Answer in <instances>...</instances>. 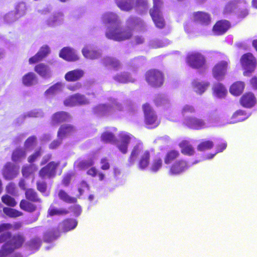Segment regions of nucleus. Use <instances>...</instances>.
<instances>
[{
    "label": "nucleus",
    "mask_w": 257,
    "mask_h": 257,
    "mask_svg": "<svg viewBox=\"0 0 257 257\" xmlns=\"http://www.w3.org/2000/svg\"><path fill=\"white\" fill-rule=\"evenodd\" d=\"M4 243L5 247L8 248L11 253L15 250L21 248L26 243L25 236L22 233L12 234L10 232H6L0 235V243Z\"/></svg>",
    "instance_id": "obj_1"
},
{
    "label": "nucleus",
    "mask_w": 257,
    "mask_h": 257,
    "mask_svg": "<svg viewBox=\"0 0 257 257\" xmlns=\"http://www.w3.org/2000/svg\"><path fill=\"white\" fill-rule=\"evenodd\" d=\"M140 155L138 167L141 170H145L150 164L151 154L149 150L143 151L142 146L140 144H137L133 148L128 158V163L130 166L134 164Z\"/></svg>",
    "instance_id": "obj_2"
},
{
    "label": "nucleus",
    "mask_w": 257,
    "mask_h": 257,
    "mask_svg": "<svg viewBox=\"0 0 257 257\" xmlns=\"http://www.w3.org/2000/svg\"><path fill=\"white\" fill-rule=\"evenodd\" d=\"M142 109L146 127L149 129H154L158 127L161 123V120L158 118L157 114L151 105L146 102L143 104Z\"/></svg>",
    "instance_id": "obj_3"
},
{
    "label": "nucleus",
    "mask_w": 257,
    "mask_h": 257,
    "mask_svg": "<svg viewBox=\"0 0 257 257\" xmlns=\"http://www.w3.org/2000/svg\"><path fill=\"white\" fill-rule=\"evenodd\" d=\"M145 79L149 85L154 88H160L164 84V73L157 69H150L145 74Z\"/></svg>",
    "instance_id": "obj_4"
},
{
    "label": "nucleus",
    "mask_w": 257,
    "mask_h": 257,
    "mask_svg": "<svg viewBox=\"0 0 257 257\" xmlns=\"http://www.w3.org/2000/svg\"><path fill=\"white\" fill-rule=\"evenodd\" d=\"M186 63L193 69H201L206 67V59L201 52L194 51L186 56Z\"/></svg>",
    "instance_id": "obj_5"
},
{
    "label": "nucleus",
    "mask_w": 257,
    "mask_h": 257,
    "mask_svg": "<svg viewBox=\"0 0 257 257\" xmlns=\"http://www.w3.org/2000/svg\"><path fill=\"white\" fill-rule=\"evenodd\" d=\"M132 30H122L119 28L109 29L105 33L106 37L114 41L121 42L130 39L133 36Z\"/></svg>",
    "instance_id": "obj_6"
},
{
    "label": "nucleus",
    "mask_w": 257,
    "mask_h": 257,
    "mask_svg": "<svg viewBox=\"0 0 257 257\" xmlns=\"http://www.w3.org/2000/svg\"><path fill=\"white\" fill-rule=\"evenodd\" d=\"M61 162L59 161L49 162L45 166L41 168L39 171V176L42 179H52L57 174V171L60 167Z\"/></svg>",
    "instance_id": "obj_7"
},
{
    "label": "nucleus",
    "mask_w": 257,
    "mask_h": 257,
    "mask_svg": "<svg viewBox=\"0 0 257 257\" xmlns=\"http://www.w3.org/2000/svg\"><path fill=\"white\" fill-rule=\"evenodd\" d=\"M256 60L250 53L242 55V68L244 76H249L254 72L256 66Z\"/></svg>",
    "instance_id": "obj_8"
},
{
    "label": "nucleus",
    "mask_w": 257,
    "mask_h": 257,
    "mask_svg": "<svg viewBox=\"0 0 257 257\" xmlns=\"http://www.w3.org/2000/svg\"><path fill=\"white\" fill-rule=\"evenodd\" d=\"M211 121L206 122L205 120L201 118L196 116H190L185 119L184 124L188 128L195 130H200L208 128L211 126Z\"/></svg>",
    "instance_id": "obj_9"
},
{
    "label": "nucleus",
    "mask_w": 257,
    "mask_h": 257,
    "mask_svg": "<svg viewBox=\"0 0 257 257\" xmlns=\"http://www.w3.org/2000/svg\"><path fill=\"white\" fill-rule=\"evenodd\" d=\"M229 68V61L222 60L216 63L212 67V74L217 80L224 79Z\"/></svg>",
    "instance_id": "obj_10"
},
{
    "label": "nucleus",
    "mask_w": 257,
    "mask_h": 257,
    "mask_svg": "<svg viewBox=\"0 0 257 257\" xmlns=\"http://www.w3.org/2000/svg\"><path fill=\"white\" fill-rule=\"evenodd\" d=\"M189 167L190 166L187 161L181 159L176 161L170 166L168 170V174L170 176L179 175L187 171Z\"/></svg>",
    "instance_id": "obj_11"
},
{
    "label": "nucleus",
    "mask_w": 257,
    "mask_h": 257,
    "mask_svg": "<svg viewBox=\"0 0 257 257\" xmlns=\"http://www.w3.org/2000/svg\"><path fill=\"white\" fill-rule=\"evenodd\" d=\"M120 142L117 144V147L118 150L123 154L127 152L128 146L132 139L136 140V138L132 135L121 132L119 134Z\"/></svg>",
    "instance_id": "obj_12"
},
{
    "label": "nucleus",
    "mask_w": 257,
    "mask_h": 257,
    "mask_svg": "<svg viewBox=\"0 0 257 257\" xmlns=\"http://www.w3.org/2000/svg\"><path fill=\"white\" fill-rule=\"evenodd\" d=\"M230 23L225 20L217 21L212 28V32L215 36L224 35L230 28Z\"/></svg>",
    "instance_id": "obj_13"
},
{
    "label": "nucleus",
    "mask_w": 257,
    "mask_h": 257,
    "mask_svg": "<svg viewBox=\"0 0 257 257\" xmlns=\"http://www.w3.org/2000/svg\"><path fill=\"white\" fill-rule=\"evenodd\" d=\"M77 224V220L72 218H67L59 223V227L63 233H66L75 229Z\"/></svg>",
    "instance_id": "obj_14"
},
{
    "label": "nucleus",
    "mask_w": 257,
    "mask_h": 257,
    "mask_svg": "<svg viewBox=\"0 0 257 257\" xmlns=\"http://www.w3.org/2000/svg\"><path fill=\"white\" fill-rule=\"evenodd\" d=\"M71 118V116L67 112L64 111H57L51 117V121L53 124H58L68 121Z\"/></svg>",
    "instance_id": "obj_15"
},
{
    "label": "nucleus",
    "mask_w": 257,
    "mask_h": 257,
    "mask_svg": "<svg viewBox=\"0 0 257 257\" xmlns=\"http://www.w3.org/2000/svg\"><path fill=\"white\" fill-rule=\"evenodd\" d=\"M75 131L74 126L71 124H62L57 132V137L60 140H62L68 136L71 135Z\"/></svg>",
    "instance_id": "obj_16"
},
{
    "label": "nucleus",
    "mask_w": 257,
    "mask_h": 257,
    "mask_svg": "<svg viewBox=\"0 0 257 257\" xmlns=\"http://www.w3.org/2000/svg\"><path fill=\"white\" fill-rule=\"evenodd\" d=\"M15 11L8 13L6 16V18L9 19L12 18L14 15H19V17L25 16L28 10V6L24 2L18 3L15 6Z\"/></svg>",
    "instance_id": "obj_17"
},
{
    "label": "nucleus",
    "mask_w": 257,
    "mask_h": 257,
    "mask_svg": "<svg viewBox=\"0 0 257 257\" xmlns=\"http://www.w3.org/2000/svg\"><path fill=\"white\" fill-rule=\"evenodd\" d=\"M61 58L68 61H76L79 58L74 50L69 47H64L60 51Z\"/></svg>",
    "instance_id": "obj_18"
},
{
    "label": "nucleus",
    "mask_w": 257,
    "mask_h": 257,
    "mask_svg": "<svg viewBox=\"0 0 257 257\" xmlns=\"http://www.w3.org/2000/svg\"><path fill=\"white\" fill-rule=\"evenodd\" d=\"M194 21L203 25H208L211 22L209 14L204 12H196L193 14Z\"/></svg>",
    "instance_id": "obj_19"
},
{
    "label": "nucleus",
    "mask_w": 257,
    "mask_h": 257,
    "mask_svg": "<svg viewBox=\"0 0 257 257\" xmlns=\"http://www.w3.org/2000/svg\"><path fill=\"white\" fill-rule=\"evenodd\" d=\"M210 82L207 81H199L194 79L192 82V86L194 91L199 95L202 94L209 87Z\"/></svg>",
    "instance_id": "obj_20"
},
{
    "label": "nucleus",
    "mask_w": 257,
    "mask_h": 257,
    "mask_svg": "<svg viewBox=\"0 0 257 257\" xmlns=\"http://www.w3.org/2000/svg\"><path fill=\"white\" fill-rule=\"evenodd\" d=\"M15 166L11 162H7L4 166L2 174L4 178L7 180H12L17 175L14 169Z\"/></svg>",
    "instance_id": "obj_21"
},
{
    "label": "nucleus",
    "mask_w": 257,
    "mask_h": 257,
    "mask_svg": "<svg viewBox=\"0 0 257 257\" xmlns=\"http://www.w3.org/2000/svg\"><path fill=\"white\" fill-rule=\"evenodd\" d=\"M84 75L83 70L77 69L66 73L65 75V79L68 82H75L79 80Z\"/></svg>",
    "instance_id": "obj_22"
},
{
    "label": "nucleus",
    "mask_w": 257,
    "mask_h": 257,
    "mask_svg": "<svg viewBox=\"0 0 257 257\" xmlns=\"http://www.w3.org/2000/svg\"><path fill=\"white\" fill-rule=\"evenodd\" d=\"M256 103V98L251 92H248L242 95V106L245 108H251Z\"/></svg>",
    "instance_id": "obj_23"
},
{
    "label": "nucleus",
    "mask_w": 257,
    "mask_h": 257,
    "mask_svg": "<svg viewBox=\"0 0 257 257\" xmlns=\"http://www.w3.org/2000/svg\"><path fill=\"white\" fill-rule=\"evenodd\" d=\"M102 63L105 67L115 70H118L121 67L120 61L116 58L112 57L104 58Z\"/></svg>",
    "instance_id": "obj_24"
},
{
    "label": "nucleus",
    "mask_w": 257,
    "mask_h": 257,
    "mask_svg": "<svg viewBox=\"0 0 257 257\" xmlns=\"http://www.w3.org/2000/svg\"><path fill=\"white\" fill-rule=\"evenodd\" d=\"M179 146L181 149V152L182 154L186 156H193L195 154V150L193 147L187 140H183L181 142Z\"/></svg>",
    "instance_id": "obj_25"
},
{
    "label": "nucleus",
    "mask_w": 257,
    "mask_h": 257,
    "mask_svg": "<svg viewBox=\"0 0 257 257\" xmlns=\"http://www.w3.org/2000/svg\"><path fill=\"white\" fill-rule=\"evenodd\" d=\"M62 233L63 232L59 227L53 228L44 233V239L47 242H50L60 237Z\"/></svg>",
    "instance_id": "obj_26"
},
{
    "label": "nucleus",
    "mask_w": 257,
    "mask_h": 257,
    "mask_svg": "<svg viewBox=\"0 0 257 257\" xmlns=\"http://www.w3.org/2000/svg\"><path fill=\"white\" fill-rule=\"evenodd\" d=\"M113 79L116 81L121 83H133L135 79L132 78L131 74L126 72H123L115 75Z\"/></svg>",
    "instance_id": "obj_27"
},
{
    "label": "nucleus",
    "mask_w": 257,
    "mask_h": 257,
    "mask_svg": "<svg viewBox=\"0 0 257 257\" xmlns=\"http://www.w3.org/2000/svg\"><path fill=\"white\" fill-rule=\"evenodd\" d=\"M212 91L213 94L219 98L224 97L227 93V90L224 85L219 82L214 84Z\"/></svg>",
    "instance_id": "obj_28"
},
{
    "label": "nucleus",
    "mask_w": 257,
    "mask_h": 257,
    "mask_svg": "<svg viewBox=\"0 0 257 257\" xmlns=\"http://www.w3.org/2000/svg\"><path fill=\"white\" fill-rule=\"evenodd\" d=\"M150 13L156 26L160 29L163 28L165 23L161 12H150Z\"/></svg>",
    "instance_id": "obj_29"
},
{
    "label": "nucleus",
    "mask_w": 257,
    "mask_h": 257,
    "mask_svg": "<svg viewBox=\"0 0 257 257\" xmlns=\"http://www.w3.org/2000/svg\"><path fill=\"white\" fill-rule=\"evenodd\" d=\"M82 52L85 58L90 59H95L100 56V53L97 50L89 47H84L82 49Z\"/></svg>",
    "instance_id": "obj_30"
},
{
    "label": "nucleus",
    "mask_w": 257,
    "mask_h": 257,
    "mask_svg": "<svg viewBox=\"0 0 257 257\" xmlns=\"http://www.w3.org/2000/svg\"><path fill=\"white\" fill-rule=\"evenodd\" d=\"M180 156V153L176 150H171L168 151L164 158V161L165 164L169 165L172 162L176 160Z\"/></svg>",
    "instance_id": "obj_31"
},
{
    "label": "nucleus",
    "mask_w": 257,
    "mask_h": 257,
    "mask_svg": "<svg viewBox=\"0 0 257 257\" xmlns=\"http://www.w3.org/2000/svg\"><path fill=\"white\" fill-rule=\"evenodd\" d=\"M102 21L104 24L117 25L119 24L118 16L113 13H107L102 17Z\"/></svg>",
    "instance_id": "obj_32"
},
{
    "label": "nucleus",
    "mask_w": 257,
    "mask_h": 257,
    "mask_svg": "<svg viewBox=\"0 0 257 257\" xmlns=\"http://www.w3.org/2000/svg\"><path fill=\"white\" fill-rule=\"evenodd\" d=\"M69 213V211L65 208H57L54 206H50L47 211V217H52L55 215L64 216Z\"/></svg>",
    "instance_id": "obj_33"
},
{
    "label": "nucleus",
    "mask_w": 257,
    "mask_h": 257,
    "mask_svg": "<svg viewBox=\"0 0 257 257\" xmlns=\"http://www.w3.org/2000/svg\"><path fill=\"white\" fill-rule=\"evenodd\" d=\"M20 207L28 212H33L37 210V206L26 199H22L20 203Z\"/></svg>",
    "instance_id": "obj_34"
},
{
    "label": "nucleus",
    "mask_w": 257,
    "mask_h": 257,
    "mask_svg": "<svg viewBox=\"0 0 257 257\" xmlns=\"http://www.w3.org/2000/svg\"><path fill=\"white\" fill-rule=\"evenodd\" d=\"M154 103L157 107H167L170 105L169 99L164 95L158 94L154 99Z\"/></svg>",
    "instance_id": "obj_35"
},
{
    "label": "nucleus",
    "mask_w": 257,
    "mask_h": 257,
    "mask_svg": "<svg viewBox=\"0 0 257 257\" xmlns=\"http://www.w3.org/2000/svg\"><path fill=\"white\" fill-rule=\"evenodd\" d=\"M42 241L40 238L36 237L30 239L25 243L26 247L30 250H38L41 245Z\"/></svg>",
    "instance_id": "obj_36"
},
{
    "label": "nucleus",
    "mask_w": 257,
    "mask_h": 257,
    "mask_svg": "<svg viewBox=\"0 0 257 257\" xmlns=\"http://www.w3.org/2000/svg\"><path fill=\"white\" fill-rule=\"evenodd\" d=\"M26 200L33 202H41V199L38 197L37 193L32 188L27 189L25 191Z\"/></svg>",
    "instance_id": "obj_37"
},
{
    "label": "nucleus",
    "mask_w": 257,
    "mask_h": 257,
    "mask_svg": "<svg viewBox=\"0 0 257 257\" xmlns=\"http://www.w3.org/2000/svg\"><path fill=\"white\" fill-rule=\"evenodd\" d=\"M26 152L23 148H18L14 150L12 155V160L14 162L20 161L25 158Z\"/></svg>",
    "instance_id": "obj_38"
},
{
    "label": "nucleus",
    "mask_w": 257,
    "mask_h": 257,
    "mask_svg": "<svg viewBox=\"0 0 257 257\" xmlns=\"http://www.w3.org/2000/svg\"><path fill=\"white\" fill-rule=\"evenodd\" d=\"M37 81V78L33 72H28L22 78L23 84L27 86H32Z\"/></svg>",
    "instance_id": "obj_39"
},
{
    "label": "nucleus",
    "mask_w": 257,
    "mask_h": 257,
    "mask_svg": "<svg viewBox=\"0 0 257 257\" xmlns=\"http://www.w3.org/2000/svg\"><path fill=\"white\" fill-rule=\"evenodd\" d=\"M58 195L61 200L67 203H76L77 202V198L69 196L68 194L63 190H60L59 191Z\"/></svg>",
    "instance_id": "obj_40"
},
{
    "label": "nucleus",
    "mask_w": 257,
    "mask_h": 257,
    "mask_svg": "<svg viewBox=\"0 0 257 257\" xmlns=\"http://www.w3.org/2000/svg\"><path fill=\"white\" fill-rule=\"evenodd\" d=\"M37 170V167L35 164L25 165L22 167V173L25 178H28L33 175Z\"/></svg>",
    "instance_id": "obj_41"
},
{
    "label": "nucleus",
    "mask_w": 257,
    "mask_h": 257,
    "mask_svg": "<svg viewBox=\"0 0 257 257\" xmlns=\"http://www.w3.org/2000/svg\"><path fill=\"white\" fill-rule=\"evenodd\" d=\"M111 106L106 104H100L93 108L94 112L96 114L104 115L111 110Z\"/></svg>",
    "instance_id": "obj_42"
},
{
    "label": "nucleus",
    "mask_w": 257,
    "mask_h": 257,
    "mask_svg": "<svg viewBox=\"0 0 257 257\" xmlns=\"http://www.w3.org/2000/svg\"><path fill=\"white\" fill-rule=\"evenodd\" d=\"M117 6L122 11H130L133 9V0H115Z\"/></svg>",
    "instance_id": "obj_43"
},
{
    "label": "nucleus",
    "mask_w": 257,
    "mask_h": 257,
    "mask_svg": "<svg viewBox=\"0 0 257 257\" xmlns=\"http://www.w3.org/2000/svg\"><path fill=\"white\" fill-rule=\"evenodd\" d=\"M34 70L42 77L47 76L49 72L48 66L44 63H40L36 65L34 68Z\"/></svg>",
    "instance_id": "obj_44"
},
{
    "label": "nucleus",
    "mask_w": 257,
    "mask_h": 257,
    "mask_svg": "<svg viewBox=\"0 0 257 257\" xmlns=\"http://www.w3.org/2000/svg\"><path fill=\"white\" fill-rule=\"evenodd\" d=\"M3 212L7 216L10 218H16L21 216L23 214L22 212L9 207H4L3 208Z\"/></svg>",
    "instance_id": "obj_45"
},
{
    "label": "nucleus",
    "mask_w": 257,
    "mask_h": 257,
    "mask_svg": "<svg viewBox=\"0 0 257 257\" xmlns=\"http://www.w3.org/2000/svg\"><path fill=\"white\" fill-rule=\"evenodd\" d=\"M101 140L105 143H114L116 142L114 135L109 132H103L101 134Z\"/></svg>",
    "instance_id": "obj_46"
},
{
    "label": "nucleus",
    "mask_w": 257,
    "mask_h": 257,
    "mask_svg": "<svg viewBox=\"0 0 257 257\" xmlns=\"http://www.w3.org/2000/svg\"><path fill=\"white\" fill-rule=\"evenodd\" d=\"M214 146L212 141L204 140L200 142L197 146V150L199 151L203 152L207 150L211 149Z\"/></svg>",
    "instance_id": "obj_47"
},
{
    "label": "nucleus",
    "mask_w": 257,
    "mask_h": 257,
    "mask_svg": "<svg viewBox=\"0 0 257 257\" xmlns=\"http://www.w3.org/2000/svg\"><path fill=\"white\" fill-rule=\"evenodd\" d=\"M43 151L41 147H39L35 152L30 155L28 158V162L31 164H34L33 163L36 162L42 154Z\"/></svg>",
    "instance_id": "obj_48"
},
{
    "label": "nucleus",
    "mask_w": 257,
    "mask_h": 257,
    "mask_svg": "<svg viewBox=\"0 0 257 257\" xmlns=\"http://www.w3.org/2000/svg\"><path fill=\"white\" fill-rule=\"evenodd\" d=\"M163 166V161L161 158H157L153 159L150 170L154 172H157L160 169H161Z\"/></svg>",
    "instance_id": "obj_49"
},
{
    "label": "nucleus",
    "mask_w": 257,
    "mask_h": 257,
    "mask_svg": "<svg viewBox=\"0 0 257 257\" xmlns=\"http://www.w3.org/2000/svg\"><path fill=\"white\" fill-rule=\"evenodd\" d=\"M230 93L234 96H239L241 94V82L236 81L233 83L229 88Z\"/></svg>",
    "instance_id": "obj_50"
},
{
    "label": "nucleus",
    "mask_w": 257,
    "mask_h": 257,
    "mask_svg": "<svg viewBox=\"0 0 257 257\" xmlns=\"http://www.w3.org/2000/svg\"><path fill=\"white\" fill-rule=\"evenodd\" d=\"M2 201L5 204L11 207H15L17 204L15 199L8 195H3Z\"/></svg>",
    "instance_id": "obj_51"
},
{
    "label": "nucleus",
    "mask_w": 257,
    "mask_h": 257,
    "mask_svg": "<svg viewBox=\"0 0 257 257\" xmlns=\"http://www.w3.org/2000/svg\"><path fill=\"white\" fill-rule=\"evenodd\" d=\"M61 90L60 85L58 84H55L51 86L45 92V94L47 96L54 95L60 92Z\"/></svg>",
    "instance_id": "obj_52"
},
{
    "label": "nucleus",
    "mask_w": 257,
    "mask_h": 257,
    "mask_svg": "<svg viewBox=\"0 0 257 257\" xmlns=\"http://www.w3.org/2000/svg\"><path fill=\"white\" fill-rule=\"evenodd\" d=\"M93 161L92 160L88 161L82 160L77 163V168L79 170H85L93 165Z\"/></svg>",
    "instance_id": "obj_53"
},
{
    "label": "nucleus",
    "mask_w": 257,
    "mask_h": 257,
    "mask_svg": "<svg viewBox=\"0 0 257 257\" xmlns=\"http://www.w3.org/2000/svg\"><path fill=\"white\" fill-rule=\"evenodd\" d=\"M37 144V137L31 136L28 137L24 142V147L26 149H29Z\"/></svg>",
    "instance_id": "obj_54"
},
{
    "label": "nucleus",
    "mask_w": 257,
    "mask_h": 257,
    "mask_svg": "<svg viewBox=\"0 0 257 257\" xmlns=\"http://www.w3.org/2000/svg\"><path fill=\"white\" fill-rule=\"evenodd\" d=\"M64 104L67 107H73L77 105L75 94L70 95L64 100Z\"/></svg>",
    "instance_id": "obj_55"
},
{
    "label": "nucleus",
    "mask_w": 257,
    "mask_h": 257,
    "mask_svg": "<svg viewBox=\"0 0 257 257\" xmlns=\"http://www.w3.org/2000/svg\"><path fill=\"white\" fill-rule=\"evenodd\" d=\"M75 96L77 105H84L88 103V100L84 95L79 93H76L75 94Z\"/></svg>",
    "instance_id": "obj_56"
},
{
    "label": "nucleus",
    "mask_w": 257,
    "mask_h": 257,
    "mask_svg": "<svg viewBox=\"0 0 257 257\" xmlns=\"http://www.w3.org/2000/svg\"><path fill=\"white\" fill-rule=\"evenodd\" d=\"M163 4L162 0H153V7L150 12H161L160 8Z\"/></svg>",
    "instance_id": "obj_57"
},
{
    "label": "nucleus",
    "mask_w": 257,
    "mask_h": 257,
    "mask_svg": "<svg viewBox=\"0 0 257 257\" xmlns=\"http://www.w3.org/2000/svg\"><path fill=\"white\" fill-rule=\"evenodd\" d=\"M50 49L49 47L47 45H45L41 47L39 51L37 52V54H38L42 59H44L48 55Z\"/></svg>",
    "instance_id": "obj_58"
},
{
    "label": "nucleus",
    "mask_w": 257,
    "mask_h": 257,
    "mask_svg": "<svg viewBox=\"0 0 257 257\" xmlns=\"http://www.w3.org/2000/svg\"><path fill=\"white\" fill-rule=\"evenodd\" d=\"M89 189V186L88 183L85 181H82L79 184V187L78 188V191L79 193V195L81 196L83 194L84 190Z\"/></svg>",
    "instance_id": "obj_59"
},
{
    "label": "nucleus",
    "mask_w": 257,
    "mask_h": 257,
    "mask_svg": "<svg viewBox=\"0 0 257 257\" xmlns=\"http://www.w3.org/2000/svg\"><path fill=\"white\" fill-rule=\"evenodd\" d=\"M195 112L194 107L192 105H185L182 109V113L183 115H186L188 113H193Z\"/></svg>",
    "instance_id": "obj_60"
},
{
    "label": "nucleus",
    "mask_w": 257,
    "mask_h": 257,
    "mask_svg": "<svg viewBox=\"0 0 257 257\" xmlns=\"http://www.w3.org/2000/svg\"><path fill=\"white\" fill-rule=\"evenodd\" d=\"M37 189L41 193H45L47 190V184L44 182L38 181L36 183Z\"/></svg>",
    "instance_id": "obj_61"
},
{
    "label": "nucleus",
    "mask_w": 257,
    "mask_h": 257,
    "mask_svg": "<svg viewBox=\"0 0 257 257\" xmlns=\"http://www.w3.org/2000/svg\"><path fill=\"white\" fill-rule=\"evenodd\" d=\"M100 164H101V169L103 170H108L110 168L108 160L106 157L103 158L101 159Z\"/></svg>",
    "instance_id": "obj_62"
},
{
    "label": "nucleus",
    "mask_w": 257,
    "mask_h": 257,
    "mask_svg": "<svg viewBox=\"0 0 257 257\" xmlns=\"http://www.w3.org/2000/svg\"><path fill=\"white\" fill-rule=\"evenodd\" d=\"M70 208L72 209V212L76 216H79L82 212L81 207L79 205L71 206Z\"/></svg>",
    "instance_id": "obj_63"
},
{
    "label": "nucleus",
    "mask_w": 257,
    "mask_h": 257,
    "mask_svg": "<svg viewBox=\"0 0 257 257\" xmlns=\"http://www.w3.org/2000/svg\"><path fill=\"white\" fill-rule=\"evenodd\" d=\"M43 59L37 53L34 56L29 59V62L30 64H32L41 61Z\"/></svg>",
    "instance_id": "obj_64"
}]
</instances>
